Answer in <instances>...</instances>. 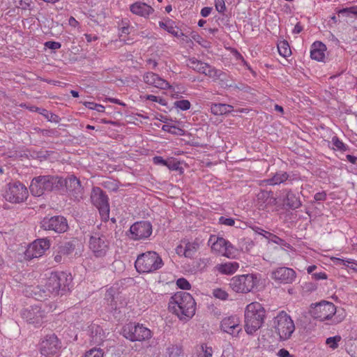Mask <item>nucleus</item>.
Listing matches in <instances>:
<instances>
[{"label":"nucleus","instance_id":"48","mask_svg":"<svg viewBox=\"0 0 357 357\" xmlns=\"http://www.w3.org/2000/svg\"><path fill=\"white\" fill-rule=\"evenodd\" d=\"M176 284L181 289H190L191 287L190 282L183 278L178 279Z\"/></svg>","mask_w":357,"mask_h":357},{"label":"nucleus","instance_id":"26","mask_svg":"<svg viewBox=\"0 0 357 357\" xmlns=\"http://www.w3.org/2000/svg\"><path fill=\"white\" fill-rule=\"evenodd\" d=\"M215 269L222 274L231 275L235 273L239 268L237 262H227L224 264H218L215 266Z\"/></svg>","mask_w":357,"mask_h":357},{"label":"nucleus","instance_id":"35","mask_svg":"<svg viewBox=\"0 0 357 357\" xmlns=\"http://www.w3.org/2000/svg\"><path fill=\"white\" fill-rule=\"evenodd\" d=\"M289 175L284 172H277L271 178L267 180L270 185H279L288 180Z\"/></svg>","mask_w":357,"mask_h":357},{"label":"nucleus","instance_id":"62","mask_svg":"<svg viewBox=\"0 0 357 357\" xmlns=\"http://www.w3.org/2000/svg\"><path fill=\"white\" fill-rule=\"evenodd\" d=\"M278 356L280 357H294L289 354V352L285 349H281L278 351Z\"/></svg>","mask_w":357,"mask_h":357},{"label":"nucleus","instance_id":"29","mask_svg":"<svg viewBox=\"0 0 357 357\" xmlns=\"http://www.w3.org/2000/svg\"><path fill=\"white\" fill-rule=\"evenodd\" d=\"M233 106L228 104L214 103L211 105V112L214 115H224L230 113Z\"/></svg>","mask_w":357,"mask_h":357},{"label":"nucleus","instance_id":"45","mask_svg":"<svg viewBox=\"0 0 357 357\" xmlns=\"http://www.w3.org/2000/svg\"><path fill=\"white\" fill-rule=\"evenodd\" d=\"M332 260L337 265H344L346 266H349V264H356L357 265V261L352 259H343L341 258L337 257H333L332 258Z\"/></svg>","mask_w":357,"mask_h":357},{"label":"nucleus","instance_id":"14","mask_svg":"<svg viewBox=\"0 0 357 357\" xmlns=\"http://www.w3.org/2000/svg\"><path fill=\"white\" fill-rule=\"evenodd\" d=\"M40 227L44 230L53 231L57 234L66 232L68 229V221L62 215L45 217L40 222Z\"/></svg>","mask_w":357,"mask_h":357},{"label":"nucleus","instance_id":"7","mask_svg":"<svg viewBox=\"0 0 357 357\" xmlns=\"http://www.w3.org/2000/svg\"><path fill=\"white\" fill-rule=\"evenodd\" d=\"M122 335L132 342L144 341L151 337V331L143 324L130 322L122 328Z\"/></svg>","mask_w":357,"mask_h":357},{"label":"nucleus","instance_id":"64","mask_svg":"<svg viewBox=\"0 0 357 357\" xmlns=\"http://www.w3.org/2000/svg\"><path fill=\"white\" fill-rule=\"evenodd\" d=\"M347 159L352 164H356L357 165V157L351 155H347Z\"/></svg>","mask_w":357,"mask_h":357},{"label":"nucleus","instance_id":"57","mask_svg":"<svg viewBox=\"0 0 357 357\" xmlns=\"http://www.w3.org/2000/svg\"><path fill=\"white\" fill-rule=\"evenodd\" d=\"M45 46L51 50H58L61 47V45L59 42L47 41L45 43Z\"/></svg>","mask_w":357,"mask_h":357},{"label":"nucleus","instance_id":"5","mask_svg":"<svg viewBox=\"0 0 357 357\" xmlns=\"http://www.w3.org/2000/svg\"><path fill=\"white\" fill-rule=\"evenodd\" d=\"M73 280L70 274L65 272L51 273L47 278L45 288L54 295L63 294L70 290L69 286Z\"/></svg>","mask_w":357,"mask_h":357},{"label":"nucleus","instance_id":"20","mask_svg":"<svg viewBox=\"0 0 357 357\" xmlns=\"http://www.w3.org/2000/svg\"><path fill=\"white\" fill-rule=\"evenodd\" d=\"M271 277L275 281L280 283L291 284L295 280L296 273L292 268L280 267L271 272Z\"/></svg>","mask_w":357,"mask_h":357},{"label":"nucleus","instance_id":"32","mask_svg":"<svg viewBox=\"0 0 357 357\" xmlns=\"http://www.w3.org/2000/svg\"><path fill=\"white\" fill-rule=\"evenodd\" d=\"M115 294L116 291L113 288L109 289L105 294V299L107 301V305L109 307V310L111 312L116 311L117 310V303L116 301L117 297Z\"/></svg>","mask_w":357,"mask_h":357},{"label":"nucleus","instance_id":"37","mask_svg":"<svg viewBox=\"0 0 357 357\" xmlns=\"http://www.w3.org/2000/svg\"><path fill=\"white\" fill-rule=\"evenodd\" d=\"M75 248V245L73 241H67L61 243L58 247V253L63 255L71 254Z\"/></svg>","mask_w":357,"mask_h":357},{"label":"nucleus","instance_id":"25","mask_svg":"<svg viewBox=\"0 0 357 357\" xmlns=\"http://www.w3.org/2000/svg\"><path fill=\"white\" fill-rule=\"evenodd\" d=\"M159 26L176 38H181L185 36L181 30L174 25V22L172 20H168L165 22H159Z\"/></svg>","mask_w":357,"mask_h":357},{"label":"nucleus","instance_id":"47","mask_svg":"<svg viewBox=\"0 0 357 357\" xmlns=\"http://www.w3.org/2000/svg\"><path fill=\"white\" fill-rule=\"evenodd\" d=\"M166 167L172 171H176L180 169V162L176 161L174 158L167 160V165Z\"/></svg>","mask_w":357,"mask_h":357},{"label":"nucleus","instance_id":"9","mask_svg":"<svg viewBox=\"0 0 357 357\" xmlns=\"http://www.w3.org/2000/svg\"><path fill=\"white\" fill-rule=\"evenodd\" d=\"M61 348V342L54 333L46 335L38 344V351L44 357H56Z\"/></svg>","mask_w":357,"mask_h":357},{"label":"nucleus","instance_id":"15","mask_svg":"<svg viewBox=\"0 0 357 357\" xmlns=\"http://www.w3.org/2000/svg\"><path fill=\"white\" fill-rule=\"evenodd\" d=\"M152 231V225L150 222H136L130 227L128 237L133 241L144 240L151 235Z\"/></svg>","mask_w":357,"mask_h":357},{"label":"nucleus","instance_id":"46","mask_svg":"<svg viewBox=\"0 0 357 357\" xmlns=\"http://www.w3.org/2000/svg\"><path fill=\"white\" fill-rule=\"evenodd\" d=\"M84 105H85L86 107H87L90 109L96 110L98 112H105L104 106L97 104V103H95L93 102H85L84 103Z\"/></svg>","mask_w":357,"mask_h":357},{"label":"nucleus","instance_id":"24","mask_svg":"<svg viewBox=\"0 0 357 357\" xmlns=\"http://www.w3.org/2000/svg\"><path fill=\"white\" fill-rule=\"evenodd\" d=\"M276 199L271 191L261 190L257 195V202L259 208H264L268 204H275Z\"/></svg>","mask_w":357,"mask_h":357},{"label":"nucleus","instance_id":"39","mask_svg":"<svg viewBox=\"0 0 357 357\" xmlns=\"http://www.w3.org/2000/svg\"><path fill=\"white\" fill-rule=\"evenodd\" d=\"M197 353L199 357H212L213 349L211 347H207L205 344H202L197 350Z\"/></svg>","mask_w":357,"mask_h":357},{"label":"nucleus","instance_id":"18","mask_svg":"<svg viewBox=\"0 0 357 357\" xmlns=\"http://www.w3.org/2000/svg\"><path fill=\"white\" fill-rule=\"evenodd\" d=\"M188 66L194 70L204 74L205 75L215 79L220 76V71L216 70L206 63L191 58L188 60Z\"/></svg>","mask_w":357,"mask_h":357},{"label":"nucleus","instance_id":"22","mask_svg":"<svg viewBox=\"0 0 357 357\" xmlns=\"http://www.w3.org/2000/svg\"><path fill=\"white\" fill-rule=\"evenodd\" d=\"M144 82L153 86L159 88L161 89H170L171 86L168 82L159 77L158 75L154 73H147L144 75Z\"/></svg>","mask_w":357,"mask_h":357},{"label":"nucleus","instance_id":"52","mask_svg":"<svg viewBox=\"0 0 357 357\" xmlns=\"http://www.w3.org/2000/svg\"><path fill=\"white\" fill-rule=\"evenodd\" d=\"M15 2L16 3V0H15ZM32 0H18V4H16V6L23 10H26L29 9Z\"/></svg>","mask_w":357,"mask_h":357},{"label":"nucleus","instance_id":"50","mask_svg":"<svg viewBox=\"0 0 357 357\" xmlns=\"http://www.w3.org/2000/svg\"><path fill=\"white\" fill-rule=\"evenodd\" d=\"M41 134L45 137H58L60 135L59 132L56 129H43L41 130Z\"/></svg>","mask_w":357,"mask_h":357},{"label":"nucleus","instance_id":"42","mask_svg":"<svg viewBox=\"0 0 357 357\" xmlns=\"http://www.w3.org/2000/svg\"><path fill=\"white\" fill-rule=\"evenodd\" d=\"M332 142L333 146H335L333 149L340 150L342 151H345L347 150V146L344 144L337 136H334L332 138Z\"/></svg>","mask_w":357,"mask_h":357},{"label":"nucleus","instance_id":"58","mask_svg":"<svg viewBox=\"0 0 357 357\" xmlns=\"http://www.w3.org/2000/svg\"><path fill=\"white\" fill-rule=\"evenodd\" d=\"M153 163L158 165L166 166L167 165V160H164L161 156H155L153 158Z\"/></svg>","mask_w":357,"mask_h":357},{"label":"nucleus","instance_id":"63","mask_svg":"<svg viewBox=\"0 0 357 357\" xmlns=\"http://www.w3.org/2000/svg\"><path fill=\"white\" fill-rule=\"evenodd\" d=\"M302 31H303V26H301V24L299 22H298L294 26L293 33L297 34V33H301Z\"/></svg>","mask_w":357,"mask_h":357},{"label":"nucleus","instance_id":"56","mask_svg":"<svg viewBox=\"0 0 357 357\" xmlns=\"http://www.w3.org/2000/svg\"><path fill=\"white\" fill-rule=\"evenodd\" d=\"M271 236H272L271 241L273 242H274L275 243L281 245H284L287 248L290 247V245L289 243H286L283 239L280 238V237H278L275 235H273V234H272Z\"/></svg>","mask_w":357,"mask_h":357},{"label":"nucleus","instance_id":"13","mask_svg":"<svg viewBox=\"0 0 357 357\" xmlns=\"http://www.w3.org/2000/svg\"><path fill=\"white\" fill-rule=\"evenodd\" d=\"M28 197V190L25 185L20 182L8 183L4 194L5 199L12 203H20Z\"/></svg>","mask_w":357,"mask_h":357},{"label":"nucleus","instance_id":"36","mask_svg":"<svg viewBox=\"0 0 357 357\" xmlns=\"http://www.w3.org/2000/svg\"><path fill=\"white\" fill-rule=\"evenodd\" d=\"M199 248L197 242H188L185 244L183 254L185 257L192 258Z\"/></svg>","mask_w":357,"mask_h":357},{"label":"nucleus","instance_id":"23","mask_svg":"<svg viewBox=\"0 0 357 357\" xmlns=\"http://www.w3.org/2000/svg\"><path fill=\"white\" fill-rule=\"evenodd\" d=\"M130 10L132 13L144 17L149 16L154 11L152 7L141 2L130 5Z\"/></svg>","mask_w":357,"mask_h":357},{"label":"nucleus","instance_id":"34","mask_svg":"<svg viewBox=\"0 0 357 357\" xmlns=\"http://www.w3.org/2000/svg\"><path fill=\"white\" fill-rule=\"evenodd\" d=\"M209 243H211V249L223 255L226 239L220 237H211Z\"/></svg>","mask_w":357,"mask_h":357},{"label":"nucleus","instance_id":"10","mask_svg":"<svg viewBox=\"0 0 357 357\" xmlns=\"http://www.w3.org/2000/svg\"><path fill=\"white\" fill-rule=\"evenodd\" d=\"M89 248L96 257H103L109 249V241L103 234L93 232L89 240Z\"/></svg>","mask_w":357,"mask_h":357},{"label":"nucleus","instance_id":"17","mask_svg":"<svg viewBox=\"0 0 357 357\" xmlns=\"http://www.w3.org/2000/svg\"><path fill=\"white\" fill-rule=\"evenodd\" d=\"M21 315L29 324H33L36 327L40 326L43 323L45 317V311L38 305L31 306L22 310Z\"/></svg>","mask_w":357,"mask_h":357},{"label":"nucleus","instance_id":"6","mask_svg":"<svg viewBox=\"0 0 357 357\" xmlns=\"http://www.w3.org/2000/svg\"><path fill=\"white\" fill-rule=\"evenodd\" d=\"M273 327L280 340H289L295 331V325L291 317L284 311L280 312L273 319Z\"/></svg>","mask_w":357,"mask_h":357},{"label":"nucleus","instance_id":"43","mask_svg":"<svg viewBox=\"0 0 357 357\" xmlns=\"http://www.w3.org/2000/svg\"><path fill=\"white\" fill-rule=\"evenodd\" d=\"M162 130L165 132H168L172 134L181 135L183 130L181 128L176 127L175 126H171L169 124L163 125Z\"/></svg>","mask_w":357,"mask_h":357},{"label":"nucleus","instance_id":"54","mask_svg":"<svg viewBox=\"0 0 357 357\" xmlns=\"http://www.w3.org/2000/svg\"><path fill=\"white\" fill-rule=\"evenodd\" d=\"M219 223L227 226H234L235 225V220L231 218H225L221 216L219 218Z\"/></svg>","mask_w":357,"mask_h":357},{"label":"nucleus","instance_id":"3","mask_svg":"<svg viewBox=\"0 0 357 357\" xmlns=\"http://www.w3.org/2000/svg\"><path fill=\"white\" fill-rule=\"evenodd\" d=\"M61 188H62L61 177L52 175L34 177L29 186L31 193L35 197H40L45 192L58 190Z\"/></svg>","mask_w":357,"mask_h":357},{"label":"nucleus","instance_id":"60","mask_svg":"<svg viewBox=\"0 0 357 357\" xmlns=\"http://www.w3.org/2000/svg\"><path fill=\"white\" fill-rule=\"evenodd\" d=\"M314 198L316 201H324L326 198V194L324 192H317L314 195Z\"/></svg>","mask_w":357,"mask_h":357},{"label":"nucleus","instance_id":"55","mask_svg":"<svg viewBox=\"0 0 357 357\" xmlns=\"http://www.w3.org/2000/svg\"><path fill=\"white\" fill-rule=\"evenodd\" d=\"M146 99L153 102H158L162 105H166L167 104L166 100L165 99L154 95H148Z\"/></svg>","mask_w":357,"mask_h":357},{"label":"nucleus","instance_id":"19","mask_svg":"<svg viewBox=\"0 0 357 357\" xmlns=\"http://www.w3.org/2000/svg\"><path fill=\"white\" fill-rule=\"evenodd\" d=\"M50 245V241L47 238H40L30 244L25 252V257L28 259L40 257Z\"/></svg>","mask_w":357,"mask_h":357},{"label":"nucleus","instance_id":"41","mask_svg":"<svg viewBox=\"0 0 357 357\" xmlns=\"http://www.w3.org/2000/svg\"><path fill=\"white\" fill-rule=\"evenodd\" d=\"M342 337L340 335L330 337L326 339V344L331 349H335L338 347V343L341 341Z\"/></svg>","mask_w":357,"mask_h":357},{"label":"nucleus","instance_id":"2","mask_svg":"<svg viewBox=\"0 0 357 357\" xmlns=\"http://www.w3.org/2000/svg\"><path fill=\"white\" fill-rule=\"evenodd\" d=\"M266 318V310L258 302L248 304L245 310V330L248 334L255 333L259 329Z\"/></svg>","mask_w":357,"mask_h":357},{"label":"nucleus","instance_id":"30","mask_svg":"<svg viewBox=\"0 0 357 357\" xmlns=\"http://www.w3.org/2000/svg\"><path fill=\"white\" fill-rule=\"evenodd\" d=\"M91 341L94 344H100L104 340V332L99 326L93 325L90 328Z\"/></svg>","mask_w":357,"mask_h":357},{"label":"nucleus","instance_id":"16","mask_svg":"<svg viewBox=\"0 0 357 357\" xmlns=\"http://www.w3.org/2000/svg\"><path fill=\"white\" fill-rule=\"evenodd\" d=\"M62 188L65 187L70 196L79 200L82 198L84 188L81 182L75 175H68L65 179L61 177Z\"/></svg>","mask_w":357,"mask_h":357},{"label":"nucleus","instance_id":"11","mask_svg":"<svg viewBox=\"0 0 357 357\" xmlns=\"http://www.w3.org/2000/svg\"><path fill=\"white\" fill-rule=\"evenodd\" d=\"M310 307L311 315L321 321L331 319L336 312L335 305L333 303L326 301L312 303Z\"/></svg>","mask_w":357,"mask_h":357},{"label":"nucleus","instance_id":"28","mask_svg":"<svg viewBox=\"0 0 357 357\" xmlns=\"http://www.w3.org/2000/svg\"><path fill=\"white\" fill-rule=\"evenodd\" d=\"M326 48L324 44L321 42H315L312 45V48L310 51V56L312 59L317 61H321L324 57V51Z\"/></svg>","mask_w":357,"mask_h":357},{"label":"nucleus","instance_id":"31","mask_svg":"<svg viewBox=\"0 0 357 357\" xmlns=\"http://www.w3.org/2000/svg\"><path fill=\"white\" fill-rule=\"evenodd\" d=\"M30 110L32 112H36L40 114H42L45 119H47L48 121L59 123L60 121V118L55 114L50 112L45 109L40 108L36 106H33L30 107Z\"/></svg>","mask_w":357,"mask_h":357},{"label":"nucleus","instance_id":"33","mask_svg":"<svg viewBox=\"0 0 357 357\" xmlns=\"http://www.w3.org/2000/svg\"><path fill=\"white\" fill-rule=\"evenodd\" d=\"M31 295L38 301H43L47 299L50 296V293L47 291L46 288H43L41 286L33 287L31 289Z\"/></svg>","mask_w":357,"mask_h":357},{"label":"nucleus","instance_id":"21","mask_svg":"<svg viewBox=\"0 0 357 357\" xmlns=\"http://www.w3.org/2000/svg\"><path fill=\"white\" fill-rule=\"evenodd\" d=\"M221 329L233 336H236L241 331L240 321L236 316L225 317L221 321Z\"/></svg>","mask_w":357,"mask_h":357},{"label":"nucleus","instance_id":"49","mask_svg":"<svg viewBox=\"0 0 357 357\" xmlns=\"http://www.w3.org/2000/svg\"><path fill=\"white\" fill-rule=\"evenodd\" d=\"M103 353L101 349H92L89 351H88L84 357H102Z\"/></svg>","mask_w":357,"mask_h":357},{"label":"nucleus","instance_id":"27","mask_svg":"<svg viewBox=\"0 0 357 357\" xmlns=\"http://www.w3.org/2000/svg\"><path fill=\"white\" fill-rule=\"evenodd\" d=\"M284 202L287 206L292 210L296 209L301 206V201L299 197L291 190L287 192Z\"/></svg>","mask_w":357,"mask_h":357},{"label":"nucleus","instance_id":"51","mask_svg":"<svg viewBox=\"0 0 357 357\" xmlns=\"http://www.w3.org/2000/svg\"><path fill=\"white\" fill-rule=\"evenodd\" d=\"M213 296L217 298L226 300L227 298L228 294L221 289H216L213 290Z\"/></svg>","mask_w":357,"mask_h":357},{"label":"nucleus","instance_id":"44","mask_svg":"<svg viewBox=\"0 0 357 357\" xmlns=\"http://www.w3.org/2000/svg\"><path fill=\"white\" fill-rule=\"evenodd\" d=\"M174 105L176 108H178L183 111H186L190 109L191 104L188 100H181L175 101Z\"/></svg>","mask_w":357,"mask_h":357},{"label":"nucleus","instance_id":"38","mask_svg":"<svg viewBox=\"0 0 357 357\" xmlns=\"http://www.w3.org/2000/svg\"><path fill=\"white\" fill-rule=\"evenodd\" d=\"M278 50L279 54L284 57H287L291 54V50L287 41L280 42L278 45Z\"/></svg>","mask_w":357,"mask_h":357},{"label":"nucleus","instance_id":"1","mask_svg":"<svg viewBox=\"0 0 357 357\" xmlns=\"http://www.w3.org/2000/svg\"><path fill=\"white\" fill-rule=\"evenodd\" d=\"M169 309L181 320H189L195 313L196 303L189 293L179 291L171 297Z\"/></svg>","mask_w":357,"mask_h":357},{"label":"nucleus","instance_id":"59","mask_svg":"<svg viewBox=\"0 0 357 357\" xmlns=\"http://www.w3.org/2000/svg\"><path fill=\"white\" fill-rule=\"evenodd\" d=\"M312 278L317 280H325L327 278V275L324 272L314 273L312 274Z\"/></svg>","mask_w":357,"mask_h":357},{"label":"nucleus","instance_id":"8","mask_svg":"<svg viewBox=\"0 0 357 357\" xmlns=\"http://www.w3.org/2000/svg\"><path fill=\"white\" fill-rule=\"evenodd\" d=\"M258 282L255 274L236 275L230 280L229 286L236 293H248L254 289Z\"/></svg>","mask_w":357,"mask_h":357},{"label":"nucleus","instance_id":"61","mask_svg":"<svg viewBox=\"0 0 357 357\" xmlns=\"http://www.w3.org/2000/svg\"><path fill=\"white\" fill-rule=\"evenodd\" d=\"M211 7H204L201 10V15L202 17H206L211 14Z\"/></svg>","mask_w":357,"mask_h":357},{"label":"nucleus","instance_id":"40","mask_svg":"<svg viewBox=\"0 0 357 357\" xmlns=\"http://www.w3.org/2000/svg\"><path fill=\"white\" fill-rule=\"evenodd\" d=\"M223 250V255L227 257L228 258L234 257L235 252H236V249L227 240H226V243L225 244V250Z\"/></svg>","mask_w":357,"mask_h":357},{"label":"nucleus","instance_id":"4","mask_svg":"<svg viewBox=\"0 0 357 357\" xmlns=\"http://www.w3.org/2000/svg\"><path fill=\"white\" fill-rule=\"evenodd\" d=\"M163 264L161 257L157 252L148 251L138 255L135 266L140 273H149L160 269Z\"/></svg>","mask_w":357,"mask_h":357},{"label":"nucleus","instance_id":"53","mask_svg":"<svg viewBox=\"0 0 357 357\" xmlns=\"http://www.w3.org/2000/svg\"><path fill=\"white\" fill-rule=\"evenodd\" d=\"M215 6L217 11L223 13L226 10L225 3L224 0H215Z\"/></svg>","mask_w":357,"mask_h":357},{"label":"nucleus","instance_id":"12","mask_svg":"<svg viewBox=\"0 0 357 357\" xmlns=\"http://www.w3.org/2000/svg\"><path fill=\"white\" fill-rule=\"evenodd\" d=\"M91 199L93 204L98 209L102 219L107 220L109 214V205L108 197L99 187L92 189Z\"/></svg>","mask_w":357,"mask_h":357}]
</instances>
